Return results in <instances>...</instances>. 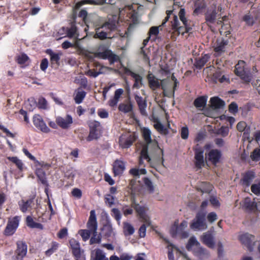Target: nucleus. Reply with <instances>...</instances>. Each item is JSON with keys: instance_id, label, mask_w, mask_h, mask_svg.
I'll list each match as a JSON object with an SVG mask.
<instances>
[{"instance_id": "obj_60", "label": "nucleus", "mask_w": 260, "mask_h": 260, "mask_svg": "<svg viewBox=\"0 0 260 260\" xmlns=\"http://www.w3.org/2000/svg\"><path fill=\"white\" fill-rule=\"evenodd\" d=\"M149 225L146 223L143 224L139 230V236L141 238H144L146 236V228Z\"/></svg>"}, {"instance_id": "obj_38", "label": "nucleus", "mask_w": 260, "mask_h": 260, "mask_svg": "<svg viewBox=\"0 0 260 260\" xmlns=\"http://www.w3.org/2000/svg\"><path fill=\"white\" fill-rule=\"evenodd\" d=\"M243 207L249 211H251L256 208V203L251 201L250 198H245L243 202Z\"/></svg>"}, {"instance_id": "obj_61", "label": "nucleus", "mask_w": 260, "mask_h": 260, "mask_svg": "<svg viewBox=\"0 0 260 260\" xmlns=\"http://www.w3.org/2000/svg\"><path fill=\"white\" fill-rule=\"evenodd\" d=\"M189 135L188 128L187 126H183L181 129V137L182 139L186 140L188 138Z\"/></svg>"}, {"instance_id": "obj_58", "label": "nucleus", "mask_w": 260, "mask_h": 260, "mask_svg": "<svg viewBox=\"0 0 260 260\" xmlns=\"http://www.w3.org/2000/svg\"><path fill=\"white\" fill-rule=\"evenodd\" d=\"M114 197L110 194H106L105 197V202L111 207L114 204Z\"/></svg>"}, {"instance_id": "obj_41", "label": "nucleus", "mask_w": 260, "mask_h": 260, "mask_svg": "<svg viewBox=\"0 0 260 260\" xmlns=\"http://www.w3.org/2000/svg\"><path fill=\"white\" fill-rule=\"evenodd\" d=\"M132 78L134 79L133 88L139 89L143 85L142 77L139 74H136Z\"/></svg>"}, {"instance_id": "obj_28", "label": "nucleus", "mask_w": 260, "mask_h": 260, "mask_svg": "<svg viewBox=\"0 0 260 260\" xmlns=\"http://www.w3.org/2000/svg\"><path fill=\"white\" fill-rule=\"evenodd\" d=\"M255 177V172L253 171H248L245 173L241 181L244 185L249 186L253 179Z\"/></svg>"}, {"instance_id": "obj_1", "label": "nucleus", "mask_w": 260, "mask_h": 260, "mask_svg": "<svg viewBox=\"0 0 260 260\" xmlns=\"http://www.w3.org/2000/svg\"><path fill=\"white\" fill-rule=\"evenodd\" d=\"M118 24V17L116 15H111L102 23L96 25L94 39L104 40L111 39V32L116 30Z\"/></svg>"}, {"instance_id": "obj_20", "label": "nucleus", "mask_w": 260, "mask_h": 260, "mask_svg": "<svg viewBox=\"0 0 260 260\" xmlns=\"http://www.w3.org/2000/svg\"><path fill=\"white\" fill-rule=\"evenodd\" d=\"M147 79L148 81V85L149 87L153 90L161 87V89L165 91V86L162 85L159 82L158 79L151 74H149L147 76Z\"/></svg>"}, {"instance_id": "obj_40", "label": "nucleus", "mask_w": 260, "mask_h": 260, "mask_svg": "<svg viewBox=\"0 0 260 260\" xmlns=\"http://www.w3.org/2000/svg\"><path fill=\"white\" fill-rule=\"evenodd\" d=\"M135 99L139 106L141 113L142 114H144L145 113V109L146 108V102L143 100L141 96H136Z\"/></svg>"}, {"instance_id": "obj_63", "label": "nucleus", "mask_w": 260, "mask_h": 260, "mask_svg": "<svg viewBox=\"0 0 260 260\" xmlns=\"http://www.w3.org/2000/svg\"><path fill=\"white\" fill-rule=\"evenodd\" d=\"M238 107L235 102H232L229 106V111L230 112L235 114L238 112Z\"/></svg>"}, {"instance_id": "obj_52", "label": "nucleus", "mask_w": 260, "mask_h": 260, "mask_svg": "<svg viewBox=\"0 0 260 260\" xmlns=\"http://www.w3.org/2000/svg\"><path fill=\"white\" fill-rule=\"evenodd\" d=\"M93 236L91 237L89 243L90 245L94 244H99L101 242L102 236L100 234L99 235H97V232L95 231V233L92 232Z\"/></svg>"}, {"instance_id": "obj_36", "label": "nucleus", "mask_w": 260, "mask_h": 260, "mask_svg": "<svg viewBox=\"0 0 260 260\" xmlns=\"http://www.w3.org/2000/svg\"><path fill=\"white\" fill-rule=\"evenodd\" d=\"M86 95V92L83 91L81 87H79L76 90L75 95L74 96V100L76 104H79L81 103Z\"/></svg>"}, {"instance_id": "obj_56", "label": "nucleus", "mask_w": 260, "mask_h": 260, "mask_svg": "<svg viewBox=\"0 0 260 260\" xmlns=\"http://www.w3.org/2000/svg\"><path fill=\"white\" fill-rule=\"evenodd\" d=\"M28 60V56L24 53H22L20 55L18 56L16 59L17 62L20 65L24 64Z\"/></svg>"}, {"instance_id": "obj_51", "label": "nucleus", "mask_w": 260, "mask_h": 260, "mask_svg": "<svg viewBox=\"0 0 260 260\" xmlns=\"http://www.w3.org/2000/svg\"><path fill=\"white\" fill-rule=\"evenodd\" d=\"M250 157L252 161L257 162L260 160V148H255L251 153Z\"/></svg>"}, {"instance_id": "obj_23", "label": "nucleus", "mask_w": 260, "mask_h": 260, "mask_svg": "<svg viewBox=\"0 0 260 260\" xmlns=\"http://www.w3.org/2000/svg\"><path fill=\"white\" fill-rule=\"evenodd\" d=\"M87 227L88 229L94 233H95V231L97 230L98 222L96 220L95 211L94 210H92L90 212V216L87 222Z\"/></svg>"}, {"instance_id": "obj_31", "label": "nucleus", "mask_w": 260, "mask_h": 260, "mask_svg": "<svg viewBox=\"0 0 260 260\" xmlns=\"http://www.w3.org/2000/svg\"><path fill=\"white\" fill-rule=\"evenodd\" d=\"M210 55L209 54H205L201 57L196 59L194 66L198 69H201L205 64L209 61Z\"/></svg>"}, {"instance_id": "obj_45", "label": "nucleus", "mask_w": 260, "mask_h": 260, "mask_svg": "<svg viewBox=\"0 0 260 260\" xmlns=\"http://www.w3.org/2000/svg\"><path fill=\"white\" fill-rule=\"evenodd\" d=\"M59 245V243L57 242H52L51 247L45 251V255L47 256H50L57 250Z\"/></svg>"}, {"instance_id": "obj_13", "label": "nucleus", "mask_w": 260, "mask_h": 260, "mask_svg": "<svg viewBox=\"0 0 260 260\" xmlns=\"http://www.w3.org/2000/svg\"><path fill=\"white\" fill-rule=\"evenodd\" d=\"M17 249L15 251L17 260H23L27 251V246L25 242L18 241L16 243Z\"/></svg>"}, {"instance_id": "obj_49", "label": "nucleus", "mask_w": 260, "mask_h": 260, "mask_svg": "<svg viewBox=\"0 0 260 260\" xmlns=\"http://www.w3.org/2000/svg\"><path fill=\"white\" fill-rule=\"evenodd\" d=\"M148 146H143L140 153V157H141L143 159L146 160L148 162H150L151 159L148 154Z\"/></svg>"}, {"instance_id": "obj_26", "label": "nucleus", "mask_w": 260, "mask_h": 260, "mask_svg": "<svg viewBox=\"0 0 260 260\" xmlns=\"http://www.w3.org/2000/svg\"><path fill=\"white\" fill-rule=\"evenodd\" d=\"M107 0H82L77 2L75 6V9H79L84 5H102L106 4Z\"/></svg>"}, {"instance_id": "obj_27", "label": "nucleus", "mask_w": 260, "mask_h": 260, "mask_svg": "<svg viewBox=\"0 0 260 260\" xmlns=\"http://www.w3.org/2000/svg\"><path fill=\"white\" fill-rule=\"evenodd\" d=\"M34 198H32L25 201L21 200L18 202V205L20 211L23 213H25L28 209L31 208L34 205Z\"/></svg>"}, {"instance_id": "obj_55", "label": "nucleus", "mask_w": 260, "mask_h": 260, "mask_svg": "<svg viewBox=\"0 0 260 260\" xmlns=\"http://www.w3.org/2000/svg\"><path fill=\"white\" fill-rule=\"evenodd\" d=\"M48 103L47 100L44 97H40L38 99L37 107L39 109H47Z\"/></svg>"}, {"instance_id": "obj_42", "label": "nucleus", "mask_w": 260, "mask_h": 260, "mask_svg": "<svg viewBox=\"0 0 260 260\" xmlns=\"http://www.w3.org/2000/svg\"><path fill=\"white\" fill-rule=\"evenodd\" d=\"M151 133L149 129L148 128H144L142 130V136L143 139L146 144L145 145L149 146V145L151 143L152 139L151 138Z\"/></svg>"}, {"instance_id": "obj_12", "label": "nucleus", "mask_w": 260, "mask_h": 260, "mask_svg": "<svg viewBox=\"0 0 260 260\" xmlns=\"http://www.w3.org/2000/svg\"><path fill=\"white\" fill-rule=\"evenodd\" d=\"M134 135H122L119 139V146L123 149L130 147L136 141Z\"/></svg>"}, {"instance_id": "obj_10", "label": "nucleus", "mask_w": 260, "mask_h": 260, "mask_svg": "<svg viewBox=\"0 0 260 260\" xmlns=\"http://www.w3.org/2000/svg\"><path fill=\"white\" fill-rule=\"evenodd\" d=\"M239 240L245 245L249 252H252L256 242L255 236L249 233H245L240 236Z\"/></svg>"}, {"instance_id": "obj_19", "label": "nucleus", "mask_w": 260, "mask_h": 260, "mask_svg": "<svg viewBox=\"0 0 260 260\" xmlns=\"http://www.w3.org/2000/svg\"><path fill=\"white\" fill-rule=\"evenodd\" d=\"M184 230L183 228H179L178 223L175 222L170 229V233L173 237L178 235L182 238H186L188 237V233Z\"/></svg>"}, {"instance_id": "obj_43", "label": "nucleus", "mask_w": 260, "mask_h": 260, "mask_svg": "<svg viewBox=\"0 0 260 260\" xmlns=\"http://www.w3.org/2000/svg\"><path fill=\"white\" fill-rule=\"evenodd\" d=\"M118 109L119 111L126 113L132 110L133 105L130 102L126 104L121 103L119 105Z\"/></svg>"}, {"instance_id": "obj_54", "label": "nucleus", "mask_w": 260, "mask_h": 260, "mask_svg": "<svg viewBox=\"0 0 260 260\" xmlns=\"http://www.w3.org/2000/svg\"><path fill=\"white\" fill-rule=\"evenodd\" d=\"M166 242L169 243V245L168 246V248L169 249V251L168 252V256L169 260H175L173 248H175L177 250H178V248L175 247V246L172 243H169L168 240H166Z\"/></svg>"}, {"instance_id": "obj_22", "label": "nucleus", "mask_w": 260, "mask_h": 260, "mask_svg": "<svg viewBox=\"0 0 260 260\" xmlns=\"http://www.w3.org/2000/svg\"><path fill=\"white\" fill-rule=\"evenodd\" d=\"M229 43L228 40L223 39H217L214 46V51L216 53V55H219L225 51V47Z\"/></svg>"}, {"instance_id": "obj_32", "label": "nucleus", "mask_w": 260, "mask_h": 260, "mask_svg": "<svg viewBox=\"0 0 260 260\" xmlns=\"http://www.w3.org/2000/svg\"><path fill=\"white\" fill-rule=\"evenodd\" d=\"M194 10L193 14L198 15L202 13L206 7L205 0H196L194 2Z\"/></svg>"}, {"instance_id": "obj_50", "label": "nucleus", "mask_w": 260, "mask_h": 260, "mask_svg": "<svg viewBox=\"0 0 260 260\" xmlns=\"http://www.w3.org/2000/svg\"><path fill=\"white\" fill-rule=\"evenodd\" d=\"M91 233H92V232L89 229L80 230L78 231V234L81 236L83 241H86L89 239Z\"/></svg>"}, {"instance_id": "obj_11", "label": "nucleus", "mask_w": 260, "mask_h": 260, "mask_svg": "<svg viewBox=\"0 0 260 260\" xmlns=\"http://www.w3.org/2000/svg\"><path fill=\"white\" fill-rule=\"evenodd\" d=\"M69 244L72 249V254L76 260H85V257L81 254L80 243L74 238H72L69 240Z\"/></svg>"}, {"instance_id": "obj_16", "label": "nucleus", "mask_w": 260, "mask_h": 260, "mask_svg": "<svg viewBox=\"0 0 260 260\" xmlns=\"http://www.w3.org/2000/svg\"><path fill=\"white\" fill-rule=\"evenodd\" d=\"M221 156L222 154L220 150L212 149L208 154L207 159L212 165L216 166L220 162Z\"/></svg>"}, {"instance_id": "obj_25", "label": "nucleus", "mask_w": 260, "mask_h": 260, "mask_svg": "<svg viewBox=\"0 0 260 260\" xmlns=\"http://www.w3.org/2000/svg\"><path fill=\"white\" fill-rule=\"evenodd\" d=\"M135 209L141 221L146 223L148 225H150V222L146 214L145 208L144 206H140L139 204H136L135 207Z\"/></svg>"}, {"instance_id": "obj_34", "label": "nucleus", "mask_w": 260, "mask_h": 260, "mask_svg": "<svg viewBox=\"0 0 260 260\" xmlns=\"http://www.w3.org/2000/svg\"><path fill=\"white\" fill-rule=\"evenodd\" d=\"M193 252L194 255L199 258L207 257L209 255V251L206 248L201 246V245L194 248L193 250Z\"/></svg>"}, {"instance_id": "obj_6", "label": "nucleus", "mask_w": 260, "mask_h": 260, "mask_svg": "<svg viewBox=\"0 0 260 260\" xmlns=\"http://www.w3.org/2000/svg\"><path fill=\"white\" fill-rule=\"evenodd\" d=\"M94 55L99 58L103 59H108L112 62H114L117 57L111 50L108 49L107 47L104 44H101L99 46L97 51L94 53Z\"/></svg>"}, {"instance_id": "obj_14", "label": "nucleus", "mask_w": 260, "mask_h": 260, "mask_svg": "<svg viewBox=\"0 0 260 260\" xmlns=\"http://www.w3.org/2000/svg\"><path fill=\"white\" fill-rule=\"evenodd\" d=\"M56 122L57 125L62 129H68L73 123L71 115L67 114L64 117L58 116L56 118Z\"/></svg>"}, {"instance_id": "obj_24", "label": "nucleus", "mask_w": 260, "mask_h": 260, "mask_svg": "<svg viewBox=\"0 0 260 260\" xmlns=\"http://www.w3.org/2000/svg\"><path fill=\"white\" fill-rule=\"evenodd\" d=\"M125 169L124 162L120 159H116L113 165V171L115 176L121 175Z\"/></svg>"}, {"instance_id": "obj_9", "label": "nucleus", "mask_w": 260, "mask_h": 260, "mask_svg": "<svg viewBox=\"0 0 260 260\" xmlns=\"http://www.w3.org/2000/svg\"><path fill=\"white\" fill-rule=\"evenodd\" d=\"M180 23L176 15H174L173 19L171 21V29L174 32H177L178 35H184L185 33H188L191 30L192 28L187 23L183 26H179Z\"/></svg>"}, {"instance_id": "obj_48", "label": "nucleus", "mask_w": 260, "mask_h": 260, "mask_svg": "<svg viewBox=\"0 0 260 260\" xmlns=\"http://www.w3.org/2000/svg\"><path fill=\"white\" fill-rule=\"evenodd\" d=\"M159 26H152L150 28L148 31V37H150L152 38V41H154L156 39V37L159 34Z\"/></svg>"}, {"instance_id": "obj_21", "label": "nucleus", "mask_w": 260, "mask_h": 260, "mask_svg": "<svg viewBox=\"0 0 260 260\" xmlns=\"http://www.w3.org/2000/svg\"><path fill=\"white\" fill-rule=\"evenodd\" d=\"M46 52L49 55L50 58V64L52 68L57 69L60 66V54L54 53L51 49H47Z\"/></svg>"}, {"instance_id": "obj_2", "label": "nucleus", "mask_w": 260, "mask_h": 260, "mask_svg": "<svg viewBox=\"0 0 260 260\" xmlns=\"http://www.w3.org/2000/svg\"><path fill=\"white\" fill-rule=\"evenodd\" d=\"M222 7L218 6L217 9L215 8L212 10H208L205 14V19L207 24H213L217 17H220L219 18L221 17V20H218L217 24L218 25H221V28L219 29L220 33L221 35H225L226 37L228 35H230L231 31L230 28L231 27L229 23L224 24L223 21H225L226 16H224L221 17L222 14Z\"/></svg>"}, {"instance_id": "obj_30", "label": "nucleus", "mask_w": 260, "mask_h": 260, "mask_svg": "<svg viewBox=\"0 0 260 260\" xmlns=\"http://www.w3.org/2000/svg\"><path fill=\"white\" fill-rule=\"evenodd\" d=\"M91 260H109V259L102 250L98 248L91 252Z\"/></svg>"}, {"instance_id": "obj_46", "label": "nucleus", "mask_w": 260, "mask_h": 260, "mask_svg": "<svg viewBox=\"0 0 260 260\" xmlns=\"http://www.w3.org/2000/svg\"><path fill=\"white\" fill-rule=\"evenodd\" d=\"M200 245V243L197 241L196 238L194 237H191L189 239L186 246V248L187 249V250L190 251L191 250L192 247L193 246H196V247Z\"/></svg>"}, {"instance_id": "obj_53", "label": "nucleus", "mask_w": 260, "mask_h": 260, "mask_svg": "<svg viewBox=\"0 0 260 260\" xmlns=\"http://www.w3.org/2000/svg\"><path fill=\"white\" fill-rule=\"evenodd\" d=\"M143 181L148 190L150 192H153L154 191V188L151 180L148 177H144L143 179Z\"/></svg>"}, {"instance_id": "obj_15", "label": "nucleus", "mask_w": 260, "mask_h": 260, "mask_svg": "<svg viewBox=\"0 0 260 260\" xmlns=\"http://www.w3.org/2000/svg\"><path fill=\"white\" fill-rule=\"evenodd\" d=\"M194 165L198 169H202L205 166L204 158V150L201 148H196L194 150Z\"/></svg>"}, {"instance_id": "obj_5", "label": "nucleus", "mask_w": 260, "mask_h": 260, "mask_svg": "<svg viewBox=\"0 0 260 260\" xmlns=\"http://www.w3.org/2000/svg\"><path fill=\"white\" fill-rule=\"evenodd\" d=\"M190 228L194 231H202L207 228L206 222V213L198 212L190 224Z\"/></svg>"}, {"instance_id": "obj_59", "label": "nucleus", "mask_w": 260, "mask_h": 260, "mask_svg": "<svg viewBox=\"0 0 260 260\" xmlns=\"http://www.w3.org/2000/svg\"><path fill=\"white\" fill-rule=\"evenodd\" d=\"M178 16L180 20L182 22L183 25H186V23H187V20L185 17V11L184 9H180Z\"/></svg>"}, {"instance_id": "obj_3", "label": "nucleus", "mask_w": 260, "mask_h": 260, "mask_svg": "<svg viewBox=\"0 0 260 260\" xmlns=\"http://www.w3.org/2000/svg\"><path fill=\"white\" fill-rule=\"evenodd\" d=\"M22 151L25 156L30 160L34 161L35 167H37L35 172L36 174L41 183L45 186H49L46 178V173L43 170V168L48 169L50 167V165L43 161H39L25 147L23 148Z\"/></svg>"}, {"instance_id": "obj_8", "label": "nucleus", "mask_w": 260, "mask_h": 260, "mask_svg": "<svg viewBox=\"0 0 260 260\" xmlns=\"http://www.w3.org/2000/svg\"><path fill=\"white\" fill-rule=\"evenodd\" d=\"M245 62L243 60H239L235 66V73L236 75L246 83H249L252 79V76L250 73L246 72L244 68Z\"/></svg>"}, {"instance_id": "obj_4", "label": "nucleus", "mask_w": 260, "mask_h": 260, "mask_svg": "<svg viewBox=\"0 0 260 260\" xmlns=\"http://www.w3.org/2000/svg\"><path fill=\"white\" fill-rule=\"evenodd\" d=\"M89 133L86 140L90 142L93 140H97L100 138L102 132V125L100 122L96 120H89L87 122Z\"/></svg>"}, {"instance_id": "obj_33", "label": "nucleus", "mask_w": 260, "mask_h": 260, "mask_svg": "<svg viewBox=\"0 0 260 260\" xmlns=\"http://www.w3.org/2000/svg\"><path fill=\"white\" fill-rule=\"evenodd\" d=\"M211 107L213 109H217L222 108L224 105V102L217 96L212 97L210 99Z\"/></svg>"}, {"instance_id": "obj_44", "label": "nucleus", "mask_w": 260, "mask_h": 260, "mask_svg": "<svg viewBox=\"0 0 260 260\" xmlns=\"http://www.w3.org/2000/svg\"><path fill=\"white\" fill-rule=\"evenodd\" d=\"M134 227L129 223L125 222L123 224V232L125 236L132 235L134 233Z\"/></svg>"}, {"instance_id": "obj_29", "label": "nucleus", "mask_w": 260, "mask_h": 260, "mask_svg": "<svg viewBox=\"0 0 260 260\" xmlns=\"http://www.w3.org/2000/svg\"><path fill=\"white\" fill-rule=\"evenodd\" d=\"M151 39L150 37H148L146 39L143 40L142 45L143 46L141 48V54L143 55V58L145 62L149 64L150 63V57L149 55V53L150 54L149 51H146V50L144 49L145 47L147 45L149 40Z\"/></svg>"}, {"instance_id": "obj_35", "label": "nucleus", "mask_w": 260, "mask_h": 260, "mask_svg": "<svg viewBox=\"0 0 260 260\" xmlns=\"http://www.w3.org/2000/svg\"><path fill=\"white\" fill-rule=\"evenodd\" d=\"M208 96L207 95H202L196 98L193 105L197 108H204L207 104Z\"/></svg>"}, {"instance_id": "obj_57", "label": "nucleus", "mask_w": 260, "mask_h": 260, "mask_svg": "<svg viewBox=\"0 0 260 260\" xmlns=\"http://www.w3.org/2000/svg\"><path fill=\"white\" fill-rule=\"evenodd\" d=\"M78 16L81 18L84 23L88 27V19H87V12L84 9H82L80 11L78 14Z\"/></svg>"}, {"instance_id": "obj_64", "label": "nucleus", "mask_w": 260, "mask_h": 260, "mask_svg": "<svg viewBox=\"0 0 260 260\" xmlns=\"http://www.w3.org/2000/svg\"><path fill=\"white\" fill-rule=\"evenodd\" d=\"M251 190L256 195L260 194V186L257 183L253 184L251 186Z\"/></svg>"}, {"instance_id": "obj_37", "label": "nucleus", "mask_w": 260, "mask_h": 260, "mask_svg": "<svg viewBox=\"0 0 260 260\" xmlns=\"http://www.w3.org/2000/svg\"><path fill=\"white\" fill-rule=\"evenodd\" d=\"M7 159L10 162L14 164L17 168L20 171H22L23 170L24 164L22 160L17 156H8Z\"/></svg>"}, {"instance_id": "obj_47", "label": "nucleus", "mask_w": 260, "mask_h": 260, "mask_svg": "<svg viewBox=\"0 0 260 260\" xmlns=\"http://www.w3.org/2000/svg\"><path fill=\"white\" fill-rule=\"evenodd\" d=\"M66 29L67 36L69 38L73 37L76 34L77 30V27L74 22L71 23L70 27H67Z\"/></svg>"}, {"instance_id": "obj_7", "label": "nucleus", "mask_w": 260, "mask_h": 260, "mask_svg": "<svg viewBox=\"0 0 260 260\" xmlns=\"http://www.w3.org/2000/svg\"><path fill=\"white\" fill-rule=\"evenodd\" d=\"M21 220V216H15L9 218L7 225L4 231V234L6 236L13 235L17 229Z\"/></svg>"}, {"instance_id": "obj_39", "label": "nucleus", "mask_w": 260, "mask_h": 260, "mask_svg": "<svg viewBox=\"0 0 260 260\" xmlns=\"http://www.w3.org/2000/svg\"><path fill=\"white\" fill-rule=\"evenodd\" d=\"M26 225L31 228H37L40 230L43 229V225L40 223L36 222L30 216H27L26 218Z\"/></svg>"}, {"instance_id": "obj_17", "label": "nucleus", "mask_w": 260, "mask_h": 260, "mask_svg": "<svg viewBox=\"0 0 260 260\" xmlns=\"http://www.w3.org/2000/svg\"><path fill=\"white\" fill-rule=\"evenodd\" d=\"M202 243L210 248H214L215 245L214 237L212 234L208 231L203 233L200 238Z\"/></svg>"}, {"instance_id": "obj_18", "label": "nucleus", "mask_w": 260, "mask_h": 260, "mask_svg": "<svg viewBox=\"0 0 260 260\" xmlns=\"http://www.w3.org/2000/svg\"><path fill=\"white\" fill-rule=\"evenodd\" d=\"M33 123L35 126L42 132L45 133H48L50 132L49 128L46 125L40 115H37L34 116Z\"/></svg>"}, {"instance_id": "obj_62", "label": "nucleus", "mask_w": 260, "mask_h": 260, "mask_svg": "<svg viewBox=\"0 0 260 260\" xmlns=\"http://www.w3.org/2000/svg\"><path fill=\"white\" fill-rule=\"evenodd\" d=\"M49 65V61L47 58H43L40 63V69L45 72Z\"/></svg>"}]
</instances>
